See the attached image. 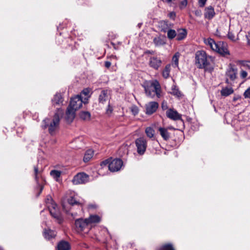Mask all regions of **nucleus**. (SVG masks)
<instances>
[{
	"instance_id": "1",
	"label": "nucleus",
	"mask_w": 250,
	"mask_h": 250,
	"mask_svg": "<svg viewBox=\"0 0 250 250\" xmlns=\"http://www.w3.org/2000/svg\"><path fill=\"white\" fill-rule=\"evenodd\" d=\"M81 95H77L71 98L70 104L66 111L65 120L68 123H71L75 117V112L83 105Z\"/></svg>"
},
{
	"instance_id": "2",
	"label": "nucleus",
	"mask_w": 250,
	"mask_h": 250,
	"mask_svg": "<svg viewBox=\"0 0 250 250\" xmlns=\"http://www.w3.org/2000/svg\"><path fill=\"white\" fill-rule=\"evenodd\" d=\"M145 93L147 97L154 98L155 96L158 98L161 97V87L157 80L154 81H145L142 84Z\"/></svg>"
},
{
	"instance_id": "3",
	"label": "nucleus",
	"mask_w": 250,
	"mask_h": 250,
	"mask_svg": "<svg viewBox=\"0 0 250 250\" xmlns=\"http://www.w3.org/2000/svg\"><path fill=\"white\" fill-rule=\"evenodd\" d=\"M58 110L59 113L55 114L51 121L48 118H46L42 121V128L45 129L48 127V131L52 135L55 134L56 130L59 126L60 121L59 114H62L63 113L61 108H58Z\"/></svg>"
},
{
	"instance_id": "4",
	"label": "nucleus",
	"mask_w": 250,
	"mask_h": 250,
	"mask_svg": "<svg viewBox=\"0 0 250 250\" xmlns=\"http://www.w3.org/2000/svg\"><path fill=\"white\" fill-rule=\"evenodd\" d=\"M45 203L51 216L56 219L59 224H61L63 221L62 217L56 204L53 201L51 196H47Z\"/></svg>"
},
{
	"instance_id": "5",
	"label": "nucleus",
	"mask_w": 250,
	"mask_h": 250,
	"mask_svg": "<svg viewBox=\"0 0 250 250\" xmlns=\"http://www.w3.org/2000/svg\"><path fill=\"white\" fill-rule=\"evenodd\" d=\"M204 42L208 45L212 50L225 56L229 55V53L225 45L221 42H216L213 39L208 38L204 40Z\"/></svg>"
},
{
	"instance_id": "6",
	"label": "nucleus",
	"mask_w": 250,
	"mask_h": 250,
	"mask_svg": "<svg viewBox=\"0 0 250 250\" xmlns=\"http://www.w3.org/2000/svg\"><path fill=\"white\" fill-rule=\"evenodd\" d=\"M75 227L76 231L80 234H87L91 229L88 220L79 218L75 220Z\"/></svg>"
},
{
	"instance_id": "7",
	"label": "nucleus",
	"mask_w": 250,
	"mask_h": 250,
	"mask_svg": "<svg viewBox=\"0 0 250 250\" xmlns=\"http://www.w3.org/2000/svg\"><path fill=\"white\" fill-rule=\"evenodd\" d=\"M195 62L198 65L199 68H205L209 65V62L205 51L200 50L196 53Z\"/></svg>"
},
{
	"instance_id": "8",
	"label": "nucleus",
	"mask_w": 250,
	"mask_h": 250,
	"mask_svg": "<svg viewBox=\"0 0 250 250\" xmlns=\"http://www.w3.org/2000/svg\"><path fill=\"white\" fill-rule=\"evenodd\" d=\"M135 145L138 153L140 155H143L147 147L146 139L144 137H140L135 140Z\"/></svg>"
},
{
	"instance_id": "9",
	"label": "nucleus",
	"mask_w": 250,
	"mask_h": 250,
	"mask_svg": "<svg viewBox=\"0 0 250 250\" xmlns=\"http://www.w3.org/2000/svg\"><path fill=\"white\" fill-rule=\"evenodd\" d=\"M123 162L120 159L112 160L108 165L109 170L112 172H116L120 170L123 166Z\"/></svg>"
},
{
	"instance_id": "10",
	"label": "nucleus",
	"mask_w": 250,
	"mask_h": 250,
	"mask_svg": "<svg viewBox=\"0 0 250 250\" xmlns=\"http://www.w3.org/2000/svg\"><path fill=\"white\" fill-rule=\"evenodd\" d=\"M237 69L230 65L226 73V82L229 83V79L231 81H234L237 78Z\"/></svg>"
},
{
	"instance_id": "11",
	"label": "nucleus",
	"mask_w": 250,
	"mask_h": 250,
	"mask_svg": "<svg viewBox=\"0 0 250 250\" xmlns=\"http://www.w3.org/2000/svg\"><path fill=\"white\" fill-rule=\"evenodd\" d=\"M88 181V176L83 173H80L76 175L72 182L75 185L85 184Z\"/></svg>"
},
{
	"instance_id": "12",
	"label": "nucleus",
	"mask_w": 250,
	"mask_h": 250,
	"mask_svg": "<svg viewBox=\"0 0 250 250\" xmlns=\"http://www.w3.org/2000/svg\"><path fill=\"white\" fill-rule=\"evenodd\" d=\"M159 104L157 102H150L146 104V113L150 115L155 113L158 109Z\"/></svg>"
},
{
	"instance_id": "13",
	"label": "nucleus",
	"mask_w": 250,
	"mask_h": 250,
	"mask_svg": "<svg viewBox=\"0 0 250 250\" xmlns=\"http://www.w3.org/2000/svg\"><path fill=\"white\" fill-rule=\"evenodd\" d=\"M159 28L161 32L166 33L173 27V24L168 21H161L159 22Z\"/></svg>"
},
{
	"instance_id": "14",
	"label": "nucleus",
	"mask_w": 250,
	"mask_h": 250,
	"mask_svg": "<svg viewBox=\"0 0 250 250\" xmlns=\"http://www.w3.org/2000/svg\"><path fill=\"white\" fill-rule=\"evenodd\" d=\"M162 64L161 60L156 57H151L149 60L150 67L155 70H158Z\"/></svg>"
},
{
	"instance_id": "15",
	"label": "nucleus",
	"mask_w": 250,
	"mask_h": 250,
	"mask_svg": "<svg viewBox=\"0 0 250 250\" xmlns=\"http://www.w3.org/2000/svg\"><path fill=\"white\" fill-rule=\"evenodd\" d=\"M167 116L173 120H178L181 119V115L173 109H168L166 112Z\"/></svg>"
},
{
	"instance_id": "16",
	"label": "nucleus",
	"mask_w": 250,
	"mask_h": 250,
	"mask_svg": "<svg viewBox=\"0 0 250 250\" xmlns=\"http://www.w3.org/2000/svg\"><path fill=\"white\" fill-rule=\"evenodd\" d=\"M42 170H39L38 168L37 167H34V174H35V178L36 180V181L37 182V184L38 185L39 188H40V191L39 193L38 194L37 196H39L40 194L42 192L43 188V186L42 184L39 183V178L40 176L41 175V173L42 172Z\"/></svg>"
},
{
	"instance_id": "17",
	"label": "nucleus",
	"mask_w": 250,
	"mask_h": 250,
	"mask_svg": "<svg viewBox=\"0 0 250 250\" xmlns=\"http://www.w3.org/2000/svg\"><path fill=\"white\" fill-rule=\"evenodd\" d=\"M215 15L214 8L212 6L207 7L205 9L204 17L208 20H211Z\"/></svg>"
},
{
	"instance_id": "18",
	"label": "nucleus",
	"mask_w": 250,
	"mask_h": 250,
	"mask_svg": "<svg viewBox=\"0 0 250 250\" xmlns=\"http://www.w3.org/2000/svg\"><path fill=\"white\" fill-rule=\"evenodd\" d=\"M166 37L164 36H159L155 37L153 40V42L157 47L161 46L166 43Z\"/></svg>"
},
{
	"instance_id": "19",
	"label": "nucleus",
	"mask_w": 250,
	"mask_h": 250,
	"mask_svg": "<svg viewBox=\"0 0 250 250\" xmlns=\"http://www.w3.org/2000/svg\"><path fill=\"white\" fill-rule=\"evenodd\" d=\"M63 101V98L61 93H57L52 99V103L54 105H59L62 104Z\"/></svg>"
},
{
	"instance_id": "20",
	"label": "nucleus",
	"mask_w": 250,
	"mask_h": 250,
	"mask_svg": "<svg viewBox=\"0 0 250 250\" xmlns=\"http://www.w3.org/2000/svg\"><path fill=\"white\" fill-rule=\"evenodd\" d=\"M109 91L107 89L102 90L99 96V101L100 103L104 104L109 98Z\"/></svg>"
},
{
	"instance_id": "21",
	"label": "nucleus",
	"mask_w": 250,
	"mask_h": 250,
	"mask_svg": "<svg viewBox=\"0 0 250 250\" xmlns=\"http://www.w3.org/2000/svg\"><path fill=\"white\" fill-rule=\"evenodd\" d=\"M86 219L88 220V223L90 224L91 229L94 224L99 223L101 221V218L97 215H91Z\"/></svg>"
},
{
	"instance_id": "22",
	"label": "nucleus",
	"mask_w": 250,
	"mask_h": 250,
	"mask_svg": "<svg viewBox=\"0 0 250 250\" xmlns=\"http://www.w3.org/2000/svg\"><path fill=\"white\" fill-rule=\"evenodd\" d=\"M70 248L69 243L65 241H60L57 245L58 250H69Z\"/></svg>"
},
{
	"instance_id": "23",
	"label": "nucleus",
	"mask_w": 250,
	"mask_h": 250,
	"mask_svg": "<svg viewBox=\"0 0 250 250\" xmlns=\"http://www.w3.org/2000/svg\"><path fill=\"white\" fill-rule=\"evenodd\" d=\"M56 235V233L55 231L50 229H45L43 232V236L46 239L50 240L54 238Z\"/></svg>"
},
{
	"instance_id": "24",
	"label": "nucleus",
	"mask_w": 250,
	"mask_h": 250,
	"mask_svg": "<svg viewBox=\"0 0 250 250\" xmlns=\"http://www.w3.org/2000/svg\"><path fill=\"white\" fill-rule=\"evenodd\" d=\"M187 35V31L185 29H180L178 30V34L176 35V40L181 41L184 39Z\"/></svg>"
},
{
	"instance_id": "25",
	"label": "nucleus",
	"mask_w": 250,
	"mask_h": 250,
	"mask_svg": "<svg viewBox=\"0 0 250 250\" xmlns=\"http://www.w3.org/2000/svg\"><path fill=\"white\" fill-rule=\"evenodd\" d=\"M234 90L232 87H225L223 88L221 90V95L222 96L227 97L232 94Z\"/></svg>"
},
{
	"instance_id": "26",
	"label": "nucleus",
	"mask_w": 250,
	"mask_h": 250,
	"mask_svg": "<svg viewBox=\"0 0 250 250\" xmlns=\"http://www.w3.org/2000/svg\"><path fill=\"white\" fill-rule=\"evenodd\" d=\"M159 131L160 132V135L164 139V140L167 141L169 138V134L167 130V129L163 127H160L159 128Z\"/></svg>"
},
{
	"instance_id": "27",
	"label": "nucleus",
	"mask_w": 250,
	"mask_h": 250,
	"mask_svg": "<svg viewBox=\"0 0 250 250\" xmlns=\"http://www.w3.org/2000/svg\"><path fill=\"white\" fill-rule=\"evenodd\" d=\"M171 94L175 97L180 98H181L183 95L181 91L179 90L178 88L175 85H173L171 87Z\"/></svg>"
},
{
	"instance_id": "28",
	"label": "nucleus",
	"mask_w": 250,
	"mask_h": 250,
	"mask_svg": "<svg viewBox=\"0 0 250 250\" xmlns=\"http://www.w3.org/2000/svg\"><path fill=\"white\" fill-rule=\"evenodd\" d=\"M94 151L92 149L87 150L84 155L83 160L84 162H88L93 157Z\"/></svg>"
},
{
	"instance_id": "29",
	"label": "nucleus",
	"mask_w": 250,
	"mask_h": 250,
	"mask_svg": "<svg viewBox=\"0 0 250 250\" xmlns=\"http://www.w3.org/2000/svg\"><path fill=\"white\" fill-rule=\"evenodd\" d=\"M171 70V64L166 65L162 72V76L165 79H167L169 77V73Z\"/></svg>"
},
{
	"instance_id": "30",
	"label": "nucleus",
	"mask_w": 250,
	"mask_h": 250,
	"mask_svg": "<svg viewBox=\"0 0 250 250\" xmlns=\"http://www.w3.org/2000/svg\"><path fill=\"white\" fill-rule=\"evenodd\" d=\"M180 54L179 52H176L172 57V65L174 67H178L179 58Z\"/></svg>"
},
{
	"instance_id": "31",
	"label": "nucleus",
	"mask_w": 250,
	"mask_h": 250,
	"mask_svg": "<svg viewBox=\"0 0 250 250\" xmlns=\"http://www.w3.org/2000/svg\"><path fill=\"white\" fill-rule=\"evenodd\" d=\"M68 202L70 205L72 206L77 205H81L82 204V202L80 201L77 200L76 197L72 196L68 199Z\"/></svg>"
},
{
	"instance_id": "32",
	"label": "nucleus",
	"mask_w": 250,
	"mask_h": 250,
	"mask_svg": "<svg viewBox=\"0 0 250 250\" xmlns=\"http://www.w3.org/2000/svg\"><path fill=\"white\" fill-rule=\"evenodd\" d=\"M62 172L57 170H52L50 171V175L55 179L56 181H58V178L60 177Z\"/></svg>"
},
{
	"instance_id": "33",
	"label": "nucleus",
	"mask_w": 250,
	"mask_h": 250,
	"mask_svg": "<svg viewBox=\"0 0 250 250\" xmlns=\"http://www.w3.org/2000/svg\"><path fill=\"white\" fill-rule=\"evenodd\" d=\"M80 117L83 120H88L90 118V114L87 111H82L80 113Z\"/></svg>"
},
{
	"instance_id": "34",
	"label": "nucleus",
	"mask_w": 250,
	"mask_h": 250,
	"mask_svg": "<svg viewBox=\"0 0 250 250\" xmlns=\"http://www.w3.org/2000/svg\"><path fill=\"white\" fill-rule=\"evenodd\" d=\"M167 32V38L170 40H172L176 37L177 34L175 30L171 28H170Z\"/></svg>"
},
{
	"instance_id": "35",
	"label": "nucleus",
	"mask_w": 250,
	"mask_h": 250,
	"mask_svg": "<svg viewBox=\"0 0 250 250\" xmlns=\"http://www.w3.org/2000/svg\"><path fill=\"white\" fill-rule=\"evenodd\" d=\"M145 132H146V135L148 137L152 138L153 137L154 133V130L152 128H151L150 127H146L145 130Z\"/></svg>"
},
{
	"instance_id": "36",
	"label": "nucleus",
	"mask_w": 250,
	"mask_h": 250,
	"mask_svg": "<svg viewBox=\"0 0 250 250\" xmlns=\"http://www.w3.org/2000/svg\"><path fill=\"white\" fill-rule=\"evenodd\" d=\"M159 250H175L171 244H167L162 246Z\"/></svg>"
},
{
	"instance_id": "37",
	"label": "nucleus",
	"mask_w": 250,
	"mask_h": 250,
	"mask_svg": "<svg viewBox=\"0 0 250 250\" xmlns=\"http://www.w3.org/2000/svg\"><path fill=\"white\" fill-rule=\"evenodd\" d=\"M240 64L242 66L245 68L250 70V62L246 61H241L240 62Z\"/></svg>"
},
{
	"instance_id": "38",
	"label": "nucleus",
	"mask_w": 250,
	"mask_h": 250,
	"mask_svg": "<svg viewBox=\"0 0 250 250\" xmlns=\"http://www.w3.org/2000/svg\"><path fill=\"white\" fill-rule=\"evenodd\" d=\"M243 95L245 98L250 99V86L245 90Z\"/></svg>"
},
{
	"instance_id": "39",
	"label": "nucleus",
	"mask_w": 250,
	"mask_h": 250,
	"mask_svg": "<svg viewBox=\"0 0 250 250\" xmlns=\"http://www.w3.org/2000/svg\"><path fill=\"white\" fill-rule=\"evenodd\" d=\"M131 110L132 114L134 115H137L139 112L138 108L136 105L132 106L131 107Z\"/></svg>"
},
{
	"instance_id": "40",
	"label": "nucleus",
	"mask_w": 250,
	"mask_h": 250,
	"mask_svg": "<svg viewBox=\"0 0 250 250\" xmlns=\"http://www.w3.org/2000/svg\"><path fill=\"white\" fill-rule=\"evenodd\" d=\"M248 75V73L246 71L242 69L240 72V77L242 79H245Z\"/></svg>"
},
{
	"instance_id": "41",
	"label": "nucleus",
	"mask_w": 250,
	"mask_h": 250,
	"mask_svg": "<svg viewBox=\"0 0 250 250\" xmlns=\"http://www.w3.org/2000/svg\"><path fill=\"white\" fill-rule=\"evenodd\" d=\"M113 111V108L108 104L107 108L106 109V113L107 115H110Z\"/></svg>"
},
{
	"instance_id": "42",
	"label": "nucleus",
	"mask_w": 250,
	"mask_h": 250,
	"mask_svg": "<svg viewBox=\"0 0 250 250\" xmlns=\"http://www.w3.org/2000/svg\"><path fill=\"white\" fill-rule=\"evenodd\" d=\"M188 4V1L187 0H183L180 2V8L182 9L184 7H185Z\"/></svg>"
},
{
	"instance_id": "43",
	"label": "nucleus",
	"mask_w": 250,
	"mask_h": 250,
	"mask_svg": "<svg viewBox=\"0 0 250 250\" xmlns=\"http://www.w3.org/2000/svg\"><path fill=\"white\" fill-rule=\"evenodd\" d=\"M228 37L229 39H230V40H231L232 41H235V36L231 32H229V33L228 34Z\"/></svg>"
},
{
	"instance_id": "44",
	"label": "nucleus",
	"mask_w": 250,
	"mask_h": 250,
	"mask_svg": "<svg viewBox=\"0 0 250 250\" xmlns=\"http://www.w3.org/2000/svg\"><path fill=\"white\" fill-rule=\"evenodd\" d=\"M111 161H110L109 159L105 160L101 163V165L102 167L105 166L107 165L108 166Z\"/></svg>"
},
{
	"instance_id": "45",
	"label": "nucleus",
	"mask_w": 250,
	"mask_h": 250,
	"mask_svg": "<svg viewBox=\"0 0 250 250\" xmlns=\"http://www.w3.org/2000/svg\"><path fill=\"white\" fill-rule=\"evenodd\" d=\"M161 106H162V109L164 110H166L168 108L167 103L166 101H163L162 103Z\"/></svg>"
},
{
	"instance_id": "46",
	"label": "nucleus",
	"mask_w": 250,
	"mask_h": 250,
	"mask_svg": "<svg viewBox=\"0 0 250 250\" xmlns=\"http://www.w3.org/2000/svg\"><path fill=\"white\" fill-rule=\"evenodd\" d=\"M207 0H199V4L201 7H203L205 6Z\"/></svg>"
},
{
	"instance_id": "47",
	"label": "nucleus",
	"mask_w": 250,
	"mask_h": 250,
	"mask_svg": "<svg viewBox=\"0 0 250 250\" xmlns=\"http://www.w3.org/2000/svg\"><path fill=\"white\" fill-rule=\"evenodd\" d=\"M168 17L172 19V20H174L175 19V18L176 17V14L175 12H171L170 13H169L168 14Z\"/></svg>"
},
{
	"instance_id": "48",
	"label": "nucleus",
	"mask_w": 250,
	"mask_h": 250,
	"mask_svg": "<svg viewBox=\"0 0 250 250\" xmlns=\"http://www.w3.org/2000/svg\"><path fill=\"white\" fill-rule=\"evenodd\" d=\"M89 91L87 89H84L83 90L82 94L88 97Z\"/></svg>"
},
{
	"instance_id": "49",
	"label": "nucleus",
	"mask_w": 250,
	"mask_h": 250,
	"mask_svg": "<svg viewBox=\"0 0 250 250\" xmlns=\"http://www.w3.org/2000/svg\"><path fill=\"white\" fill-rule=\"evenodd\" d=\"M111 65V62L109 61H106L104 63V66L105 67L108 68Z\"/></svg>"
},
{
	"instance_id": "50",
	"label": "nucleus",
	"mask_w": 250,
	"mask_h": 250,
	"mask_svg": "<svg viewBox=\"0 0 250 250\" xmlns=\"http://www.w3.org/2000/svg\"><path fill=\"white\" fill-rule=\"evenodd\" d=\"M248 44L250 45V34L247 36Z\"/></svg>"
},
{
	"instance_id": "51",
	"label": "nucleus",
	"mask_w": 250,
	"mask_h": 250,
	"mask_svg": "<svg viewBox=\"0 0 250 250\" xmlns=\"http://www.w3.org/2000/svg\"><path fill=\"white\" fill-rule=\"evenodd\" d=\"M153 51H152L148 50V51H146V53H148V54H153Z\"/></svg>"
},
{
	"instance_id": "52",
	"label": "nucleus",
	"mask_w": 250,
	"mask_h": 250,
	"mask_svg": "<svg viewBox=\"0 0 250 250\" xmlns=\"http://www.w3.org/2000/svg\"><path fill=\"white\" fill-rule=\"evenodd\" d=\"M142 24V23H138V27H140L141 26Z\"/></svg>"
},
{
	"instance_id": "53",
	"label": "nucleus",
	"mask_w": 250,
	"mask_h": 250,
	"mask_svg": "<svg viewBox=\"0 0 250 250\" xmlns=\"http://www.w3.org/2000/svg\"><path fill=\"white\" fill-rule=\"evenodd\" d=\"M237 99H238V98H236V97H234V98H233V100H234V101H236Z\"/></svg>"
},
{
	"instance_id": "54",
	"label": "nucleus",
	"mask_w": 250,
	"mask_h": 250,
	"mask_svg": "<svg viewBox=\"0 0 250 250\" xmlns=\"http://www.w3.org/2000/svg\"><path fill=\"white\" fill-rule=\"evenodd\" d=\"M0 250H3V248L0 246Z\"/></svg>"
},
{
	"instance_id": "55",
	"label": "nucleus",
	"mask_w": 250,
	"mask_h": 250,
	"mask_svg": "<svg viewBox=\"0 0 250 250\" xmlns=\"http://www.w3.org/2000/svg\"><path fill=\"white\" fill-rule=\"evenodd\" d=\"M90 207H91V208H94V207L93 205L90 206Z\"/></svg>"
}]
</instances>
